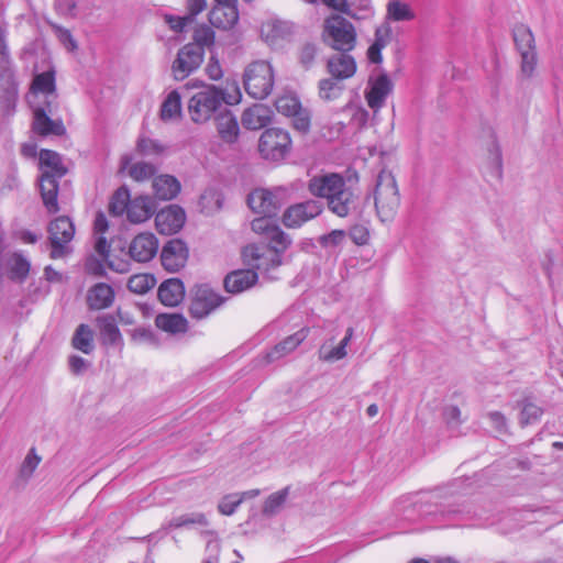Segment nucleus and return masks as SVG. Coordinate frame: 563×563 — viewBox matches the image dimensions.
I'll return each instance as SVG.
<instances>
[{
    "label": "nucleus",
    "instance_id": "obj_1",
    "mask_svg": "<svg viewBox=\"0 0 563 563\" xmlns=\"http://www.w3.org/2000/svg\"><path fill=\"white\" fill-rule=\"evenodd\" d=\"M308 190L312 196L325 199L328 209L340 218L347 217L356 209L357 196L340 174L327 173L311 177Z\"/></svg>",
    "mask_w": 563,
    "mask_h": 563
},
{
    "label": "nucleus",
    "instance_id": "obj_2",
    "mask_svg": "<svg viewBox=\"0 0 563 563\" xmlns=\"http://www.w3.org/2000/svg\"><path fill=\"white\" fill-rule=\"evenodd\" d=\"M234 93H228L223 89L209 85L203 90L196 92L189 100L188 111L196 123L207 122L212 115L218 114L225 106L240 100V90L233 86Z\"/></svg>",
    "mask_w": 563,
    "mask_h": 563
},
{
    "label": "nucleus",
    "instance_id": "obj_3",
    "mask_svg": "<svg viewBox=\"0 0 563 563\" xmlns=\"http://www.w3.org/2000/svg\"><path fill=\"white\" fill-rule=\"evenodd\" d=\"M40 188L44 206L52 213L58 211L57 195L58 181L67 173L60 155L51 150L40 152Z\"/></svg>",
    "mask_w": 563,
    "mask_h": 563
},
{
    "label": "nucleus",
    "instance_id": "obj_4",
    "mask_svg": "<svg viewBox=\"0 0 563 563\" xmlns=\"http://www.w3.org/2000/svg\"><path fill=\"white\" fill-rule=\"evenodd\" d=\"M375 208L382 221H389L396 214L400 197L394 175L383 169L376 178L374 190Z\"/></svg>",
    "mask_w": 563,
    "mask_h": 563
},
{
    "label": "nucleus",
    "instance_id": "obj_5",
    "mask_svg": "<svg viewBox=\"0 0 563 563\" xmlns=\"http://www.w3.org/2000/svg\"><path fill=\"white\" fill-rule=\"evenodd\" d=\"M322 37L333 49L350 52L356 43L353 24L341 15H331L324 21Z\"/></svg>",
    "mask_w": 563,
    "mask_h": 563
},
{
    "label": "nucleus",
    "instance_id": "obj_6",
    "mask_svg": "<svg viewBox=\"0 0 563 563\" xmlns=\"http://www.w3.org/2000/svg\"><path fill=\"white\" fill-rule=\"evenodd\" d=\"M512 35L520 55V76L530 79L536 75L538 65L534 36L531 30L523 24L515 26Z\"/></svg>",
    "mask_w": 563,
    "mask_h": 563
},
{
    "label": "nucleus",
    "instance_id": "obj_7",
    "mask_svg": "<svg viewBox=\"0 0 563 563\" xmlns=\"http://www.w3.org/2000/svg\"><path fill=\"white\" fill-rule=\"evenodd\" d=\"M273 86V69L267 62H254L246 67L244 71V88L252 98H266L271 93Z\"/></svg>",
    "mask_w": 563,
    "mask_h": 563
},
{
    "label": "nucleus",
    "instance_id": "obj_8",
    "mask_svg": "<svg viewBox=\"0 0 563 563\" xmlns=\"http://www.w3.org/2000/svg\"><path fill=\"white\" fill-rule=\"evenodd\" d=\"M291 139L287 131L279 128L266 129L258 141L262 156L271 161H280L289 153Z\"/></svg>",
    "mask_w": 563,
    "mask_h": 563
},
{
    "label": "nucleus",
    "instance_id": "obj_9",
    "mask_svg": "<svg viewBox=\"0 0 563 563\" xmlns=\"http://www.w3.org/2000/svg\"><path fill=\"white\" fill-rule=\"evenodd\" d=\"M286 189L276 188L274 190L255 189L247 196L249 207L261 218L274 219L284 205Z\"/></svg>",
    "mask_w": 563,
    "mask_h": 563
},
{
    "label": "nucleus",
    "instance_id": "obj_10",
    "mask_svg": "<svg viewBox=\"0 0 563 563\" xmlns=\"http://www.w3.org/2000/svg\"><path fill=\"white\" fill-rule=\"evenodd\" d=\"M242 261L249 269L257 273L269 274L272 269L279 267L283 263L278 254H274L267 246L249 244L241 251Z\"/></svg>",
    "mask_w": 563,
    "mask_h": 563
},
{
    "label": "nucleus",
    "instance_id": "obj_11",
    "mask_svg": "<svg viewBox=\"0 0 563 563\" xmlns=\"http://www.w3.org/2000/svg\"><path fill=\"white\" fill-rule=\"evenodd\" d=\"M252 230L263 235L269 243L267 246L279 258L291 244V239L276 223L275 219L256 218L251 222Z\"/></svg>",
    "mask_w": 563,
    "mask_h": 563
},
{
    "label": "nucleus",
    "instance_id": "obj_12",
    "mask_svg": "<svg viewBox=\"0 0 563 563\" xmlns=\"http://www.w3.org/2000/svg\"><path fill=\"white\" fill-rule=\"evenodd\" d=\"M19 100V85L13 68L0 69V117L3 121L12 118Z\"/></svg>",
    "mask_w": 563,
    "mask_h": 563
},
{
    "label": "nucleus",
    "instance_id": "obj_13",
    "mask_svg": "<svg viewBox=\"0 0 563 563\" xmlns=\"http://www.w3.org/2000/svg\"><path fill=\"white\" fill-rule=\"evenodd\" d=\"M57 104H54V100H47L45 103L34 108L33 111V131L41 136H62L66 133V128L62 119L53 120L49 114L54 112Z\"/></svg>",
    "mask_w": 563,
    "mask_h": 563
},
{
    "label": "nucleus",
    "instance_id": "obj_14",
    "mask_svg": "<svg viewBox=\"0 0 563 563\" xmlns=\"http://www.w3.org/2000/svg\"><path fill=\"white\" fill-rule=\"evenodd\" d=\"M48 240L52 246L51 257H63L67 252V244L73 240L75 227L67 217H58L48 225Z\"/></svg>",
    "mask_w": 563,
    "mask_h": 563
},
{
    "label": "nucleus",
    "instance_id": "obj_15",
    "mask_svg": "<svg viewBox=\"0 0 563 563\" xmlns=\"http://www.w3.org/2000/svg\"><path fill=\"white\" fill-rule=\"evenodd\" d=\"M205 53L200 46L186 44L177 53L172 65L176 80H184L196 71L203 62Z\"/></svg>",
    "mask_w": 563,
    "mask_h": 563
},
{
    "label": "nucleus",
    "instance_id": "obj_16",
    "mask_svg": "<svg viewBox=\"0 0 563 563\" xmlns=\"http://www.w3.org/2000/svg\"><path fill=\"white\" fill-rule=\"evenodd\" d=\"M224 302V298L208 285L195 287L189 312L195 319H203Z\"/></svg>",
    "mask_w": 563,
    "mask_h": 563
},
{
    "label": "nucleus",
    "instance_id": "obj_17",
    "mask_svg": "<svg viewBox=\"0 0 563 563\" xmlns=\"http://www.w3.org/2000/svg\"><path fill=\"white\" fill-rule=\"evenodd\" d=\"M322 211L321 202L309 199L288 207L283 214V223L287 228H300L303 223L317 218Z\"/></svg>",
    "mask_w": 563,
    "mask_h": 563
},
{
    "label": "nucleus",
    "instance_id": "obj_18",
    "mask_svg": "<svg viewBox=\"0 0 563 563\" xmlns=\"http://www.w3.org/2000/svg\"><path fill=\"white\" fill-rule=\"evenodd\" d=\"M394 85L387 74H379L371 77L365 90V99L368 107L377 112L386 102L387 97L391 93Z\"/></svg>",
    "mask_w": 563,
    "mask_h": 563
},
{
    "label": "nucleus",
    "instance_id": "obj_19",
    "mask_svg": "<svg viewBox=\"0 0 563 563\" xmlns=\"http://www.w3.org/2000/svg\"><path fill=\"white\" fill-rule=\"evenodd\" d=\"M238 21L236 0H216V5L209 12V22L213 27L229 31Z\"/></svg>",
    "mask_w": 563,
    "mask_h": 563
},
{
    "label": "nucleus",
    "instance_id": "obj_20",
    "mask_svg": "<svg viewBox=\"0 0 563 563\" xmlns=\"http://www.w3.org/2000/svg\"><path fill=\"white\" fill-rule=\"evenodd\" d=\"M188 255L189 252L185 242L179 239L170 240L162 250V265L170 273L178 272L186 265Z\"/></svg>",
    "mask_w": 563,
    "mask_h": 563
},
{
    "label": "nucleus",
    "instance_id": "obj_21",
    "mask_svg": "<svg viewBox=\"0 0 563 563\" xmlns=\"http://www.w3.org/2000/svg\"><path fill=\"white\" fill-rule=\"evenodd\" d=\"M158 251V240L151 232L137 234L129 245L130 257L137 263L150 262Z\"/></svg>",
    "mask_w": 563,
    "mask_h": 563
},
{
    "label": "nucleus",
    "instance_id": "obj_22",
    "mask_svg": "<svg viewBox=\"0 0 563 563\" xmlns=\"http://www.w3.org/2000/svg\"><path fill=\"white\" fill-rule=\"evenodd\" d=\"M186 221L185 211L176 205H170L156 213L155 224L159 233L169 235L178 232Z\"/></svg>",
    "mask_w": 563,
    "mask_h": 563
},
{
    "label": "nucleus",
    "instance_id": "obj_23",
    "mask_svg": "<svg viewBox=\"0 0 563 563\" xmlns=\"http://www.w3.org/2000/svg\"><path fill=\"white\" fill-rule=\"evenodd\" d=\"M217 132L220 139L229 144L235 143L239 137L240 128L236 117L227 106L214 115Z\"/></svg>",
    "mask_w": 563,
    "mask_h": 563
},
{
    "label": "nucleus",
    "instance_id": "obj_24",
    "mask_svg": "<svg viewBox=\"0 0 563 563\" xmlns=\"http://www.w3.org/2000/svg\"><path fill=\"white\" fill-rule=\"evenodd\" d=\"M258 279V274L253 269H236L229 273L223 285L228 292L240 294L253 287Z\"/></svg>",
    "mask_w": 563,
    "mask_h": 563
},
{
    "label": "nucleus",
    "instance_id": "obj_25",
    "mask_svg": "<svg viewBox=\"0 0 563 563\" xmlns=\"http://www.w3.org/2000/svg\"><path fill=\"white\" fill-rule=\"evenodd\" d=\"M308 334L309 328L303 327L294 334L285 338L283 341L277 343L269 352H267V363L276 362L294 352L306 340Z\"/></svg>",
    "mask_w": 563,
    "mask_h": 563
},
{
    "label": "nucleus",
    "instance_id": "obj_26",
    "mask_svg": "<svg viewBox=\"0 0 563 563\" xmlns=\"http://www.w3.org/2000/svg\"><path fill=\"white\" fill-rule=\"evenodd\" d=\"M272 118V109L262 103H257L244 110L242 124L247 130H260L268 125Z\"/></svg>",
    "mask_w": 563,
    "mask_h": 563
},
{
    "label": "nucleus",
    "instance_id": "obj_27",
    "mask_svg": "<svg viewBox=\"0 0 563 563\" xmlns=\"http://www.w3.org/2000/svg\"><path fill=\"white\" fill-rule=\"evenodd\" d=\"M114 290L106 283L93 285L87 292V305L90 310H102L112 306Z\"/></svg>",
    "mask_w": 563,
    "mask_h": 563
},
{
    "label": "nucleus",
    "instance_id": "obj_28",
    "mask_svg": "<svg viewBox=\"0 0 563 563\" xmlns=\"http://www.w3.org/2000/svg\"><path fill=\"white\" fill-rule=\"evenodd\" d=\"M342 52L328 59L327 68L332 77L344 80L351 78L356 71V63L351 55Z\"/></svg>",
    "mask_w": 563,
    "mask_h": 563
},
{
    "label": "nucleus",
    "instance_id": "obj_29",
    "mask_svg": "<svg viewBox=\"0 0 563 563\" xmlns=\"http://www.w3.org/2000/svg\"><path fill=\"white\" fill-rule=\"evenodd\" d=\"M31 92L33 95H43V103L47 100H54V104H57L55 70L48 69L35 75L31 84Z\"/></svg>",
    "mask_w": 563,
    "mask_h": 563
},
{
    "label": "nucleus",
    "instance_id": "obj_30",
    "mask_svg": "<svg viewBox=\"0 0 563 563\" xmlns=\"http://www.w3.org/2000/svg\"><path fill=\"white\" fill-rule=\"evenodd\" d=\"M353 336V328H349L344 338L338 346H333V339L325 341L319 349V358L323 362H336L344 358L347 354L346 346Z\"/></svg>",
    "mask_w": 563,
    "mask_h": 563
},
{
    "label": "nucleus",
    "instance_id": "obj_31",
    "mask_svg": "<svg viewBox=\"0 0 563 563\" xmlns=\"http://www.w3.org/2000/svg\"><path fill=\"white\" fill-rule=\"evenodd\" d=\"M157 295L163 305L175 307L184 299V284L178 278L167 279L161 284Z\"/></svg>",
    "mask_w": 563,
    "mask_h": 563
},
{
    "label": "nucleus",
    "instance_id": "obj_32",
    "mask_svg": "<svg viewBox=\"0 0 563 563\" xmlns=\"http://www.w3.org/2000/svg\"><path fill=\"white\" fill-rule=\"evenodd\" d=\"M155 212V203L147 196L131 199L128 210V219L133 223H141L150 219Z\"/></svg>",
    "mask_w": 563,
    "mask_h": 563
},
{
    "label": "nucleus",
    "instance_id": "obj_33",
    "mask_svg": "<svg viewBox=\"0 0 563 563\" xmlns=\"http://www.w3.org/2000/svg\"><path fill=\"white\" fill-rule=\"evenodd\" d=\"M97 327L103 344L117 345L121 343L122 335L118 328L115 318L111 314H102L96 319Z\"/></svg>",
    "mask_w": 563,
    "mask_h": 563
},
{
    "label": "nucleus",
    "instance_id": "obj_34",
    "mask_svg": "<svg viewBox=\"0 0 563 563\" xmlns=\"http://www.w3.org/2000/svg\"><path fill=\"white\" fill-rule=\"evenodd\" d=\"M7 268L11 280L23 283L30 273L31 263L21 252H13L7 260Z\"/></svg>",
    "mask_w": 563,
    "mask_h": 563
},
{
    "label": "nucleus",
    "instance_id": "obj_35",
    "mask_svg": "<svg viewBox=\"0 0 563 563\" xmlns=\"http://www.w3.org/2000/svg\"><path fill=\"white\" fill-rule=\"evenodd\" d=\"M153 190L161 200H170L180 191L179 181L170 175H161L153 180Z\"/></svg>",
    "mask_w": 563,
    "mask_h": 563
},
{
    "label": "nucleus",
    "instance_id": "obj_36",
    "mask_svg": "<svg viewBox=\"0 0 563 563\" xmlns=\"http://www.w3.org/2000/svg\"><path fill=\"white\" fill-rule=\"evenodd\" d=\"M158 329L172 333H184L187 331V320L179 313H159L155 318Z\"/></svg>",
    "mask_w": 563,
    "mask_h": 563
},
{
    "label": "nucleus",
    "instance_id": "obj_37",
    "mask_svg": "<svg viewBox=\"0 0 563 563\" xmlns=\"http://www.w3.org/2000/svg\"><path fill=\"white\" fill-rule=\"evenodd\" d=\"M73 346L85 353L90 354L95 350L93 331L88 324L81 323L75 330L71 339Z\"/></svg>",
    "mask_w": 563,
    "mask_h": 563
},
{
    "label": "nucleus",
    "instance_id": "obj_38",
    "mask_svg": "<svg viewBox=\"0 0 563 563\" xmlns=\"http://www.w3.org/2000/svg\"><path fill=\"white\" fill-rule=\"evenodd\" d=\"M416 16L411 7L400 0H389L386 5V18L388 20L400 22L411 21Z\"/></svg>",
    "mask_w": 563,
    "mask_h": 563
},
{
    "label": "nucleus",
    "instance_id": "obj_39",
    "mask_svg": "<svg viewBox=\"0 0 563 563\" xmlns=\"http://www.w3.org/2000/svg\"><path fill=\"white\" fill-rule=\"evenodd\" d=\"M289 490V487H285L271 494L264 501L262 509L263 515L266 517H273L279 514L288 499Z\"/></svg>",
    "mask_w": 563,
    "mask_h": 563
},
{
    "label": "nucleus",
    "instance_id": "obj_40",
    "mask_svg": "<svg viewBox=\"0 0 563 563\" xmlns=\"http://www.w3.org/2000/svg\"><path fill=\"white\" fill-rule=\"evenodd\" d=\"M181 113V98L178 91H170L161 107V119L168 121L177 119Z\"/></svg>",
    "mask_w": 563,
    "mask_h": 563
},
{
    "label": "nucleus",
    "instance_id": "obj_41",
    "mask_svg": "<svg viewBox=\"0 0 563 563\" xmlns=\"http://www.w3.org/2000/svg\"><path fill=\"white\" fill-rule=\"evenodd\" d=\"M341 81L342 80L335 79L334 77L321 79L319 81L320 98L325 101H332L338 99L341 96L344 88Z\"/></svg>",
    "mask_w": 563,
    "mask_h": 563
},
{
    "label": "nucleus",
    "instance_id": "obj_42",
    "mask_svg": "<svg viewBox=\"0 0 563 563\" xmlns=\"http://www.w3.org/2000/svg\"><path fill=\"white\" fill-rule=\"evenodd\" d=\"M156 284V280L151 274H136L129 278L128 289L137 295H144L151 290Z\"/></svg>",
    "mask_w": 563,
    "mask_h": 563
},
{
    "label": "nucleus",
    "instance_id": "obj_43",
    "mask_svg": "<svg viewBox=\"0 0 563 563\" xmlns=\"http://www.w3.org/2000/svg\"><path fill=\"white\" fill-rule=\"evenodd\" d=\"M130 191L125 187L119 188L112 196L109 203V211L113 216H122L124 212L128 213L130 205Z\"/></svg>",
    "mask_w": 563,
    "mask_h": 563
},
{
    "label": "nucleus",
    "instance_id": "obj_44",
    "mask_svg": "<svg viewBox=\"0 0 563 563\" xmlns=\"http://www.w3.org/2000/svg\"><path fill=\"white\" fill-rule=\"evenodd\" d=\"M192 40L194 42L189 44L200 46L205 52L206 48L214 46L216 33L210 26L200 24L195 29Z\"/></svg>",
    "mask_w": 563,
    "mask_h": 563
},
{
    "label": "nucleus",
    "instance_id": "obj_45",
    "mask_svg": "<svg viewBox=\"0 0 563 563\" xmlns=\"http://www.w3.org/2000/svg\"><path fill=\"white\" fill-rule=\"evenodd\" d=\"M41 460L42 459L36 454L35 449H31L20 466L19 477L22 481H29L38 466Z\"/></svg>",
    "mask_w": 563,
    "mask_h": 563
},
{
    "label": "nucleus",
    "instance_id": "obj_46",
    "mask_svg": "<svg viewBox=\"0 0 563 563\" xmlns=\"http://www.w3.org/2000/svg\"><path fill=\"white\" fill-rule=\"evenodd\" d=\"M275 107L279 113L291 118L302 106L296 96H282L276 99Z\"/></svg>",
    "mask_w": 563,
    "mask_h": 563
},
{
    "label": "nucleus",
    "instance_id": "obj_47",
    "mask_svg": "<svg viewBox=\"0 0 563 563\" xmlns=\"http://www.w3.org/2000/svg\"><path fill=\"white\" fill-rule=\"evenodd\" d=\"M267 30L266 37L271 40L285 37L287 34L291 32V26L287 22L273 20L267 22L263 29L262 33L264 34Z\"/></svg>",
    "mask_w": 563,
    "mask_h": 563
},
{
    "label": "nucleus",
    "instance_id": "obj_48",
    "mask_svg": "<svg viewBox=\"0 0 563 563\" xmlns=\"http://www.w3.org/2000/svg\"><path fill=\"white\" fill-rule=\"evenodd\" d=\"M8 27L0 21V69L12 68L10 51L7 42Z\"/></svg>",
    "mask_w": 563,
    "mask_h": 563
},
{
    "label": "nucleus",
    "instance_id": "obj_49",
    "mask_svg": "<svg viewBox=\"0 0 563 563\" xmlns=\"http://www.w3.org/2000/svg\"><path fill=\"white\" fill-rule=\"evenodd\" d=\"M292 126L300 133H307L311 125V112L303 107H300L298 111L291 117Z\"/></svg>",
    "mask_w": 563,
    "mask_h": 563
},
{
    "label": "nucleus",
    "instance_id": "obj_50",
    "mask_svg": "<svg viewBox=\"0 0 563 563\" xmlns=\"http://www.w3.org/2000/svg\"><path fill=\"white\" fill-rule=\"evenodd\" d=\"M155 173V168L152 164L145 162H139L131 166L129 175L137 181H142L151 178Z\"/></svg>",
    "mask_w": 563,
    "mask_h": 563
},
{
    "label": "nucleus",
    "instance_id": "obj_51",
    "mask_svg": "<svg viewBox=\"0 0 563 563\" xmlns=\"http://www.w3.org/2000/svg\"><path fill=\"white\" fill-rule=\"evenodd\" d=\"M241 505V499L238 494H230L224 496L218 505V510L224 516H231L235 512L236 508Z\"/></svg>",
    "mask_w": 563,
    "mask_h": 563
},
{
    "label": "nucleus",
    "instance_id": "obj_52",
    "mask_svg": "<svg viewBox=\"0 0 563 563\" xmlns=\"http://www.w3.org/2000/svg\"><path fill=\"white\" fill-rule=\"evenodd\" d=\"M542 409L534 402L526 399L521 405V422H530L541 418Z\"/></svg>",
    "mask_w": 563,
    "mask_h": 563
},
{
    "label": "nucleus",
    "instance_id": "obj_53",
    "mask_svg": "<svg viewBox=\"0 0 563 563\" xmlns=\"http://www.w3.org/2000/svg\"><path fill=\"white\" fill-rule=\"evenodd\" d=\"M54 32H55V35L57 36V38L59 40V42L68 49V51H75L77 49V43L76 41L74 40L71 33L69 30L60 26V25H57V24H53L52 25Z\"/></svg>",
    "mask_w": 563,
    "mask_h": 563
},
{
    "label": "nucleus",
    "instance_id": "obj_54",
    "mask_svg": "<svg viewBox=\"0 0 563 563\" xmlns=\"http://www.w3.org/2000/svg\"><path fill=\"white\" fill-rule=\"evenodd\" d=\"M391 38V27L388 23L379 25L375 31V38L372 45L384 48Z\"/></svg>",
    "mask_w": 563,
    "mask_h": 563
},
{
    "label": "nucleus",
    "instance_id": "obj_55",
    "mask_svg": "<svg viewBox=\"0 0 563 563\" xmlns=\"http://www.w3.org/2000/svg\"><path fill=\"white\" fill-rule=\"evenodd\" d=\"M164 20L169 29L177 33L184 32L186 26L192 23L190 18H187L186 15L178 16L173 14H165Z\"/></svg>",
    "mask_w": 563,
    "mask_h": 563
},
{
    "label": "nucleus",
    "instance_id": "obj_56",
    "mask_svg": "<svg viewBox=\"0 0 563 563\" xmlns=\"http://www.w3.org/2000/svg\"><path fill=\"white\" fill-rule=\"evenodd\" d=\"M349 235L351 240L357 245H365L369 240V231L364 224H355L350 231Z\"/></svg>",
    "mask_w": 563,
    "mask_h": 563
},
{
    "label": "nucleus",
    "instance_id": "obj_57",
    "mask_svg": "<svg viewBox=\"0 0 563 563\" xmlns=\"http://www.w3.org/2000/svg\"><path fill=\"white\" fill-rule=\"evenodd\" d=\"M317 55V46L311 43L305 44L299 53V62L305 68L311 67Z\"/></svg>",
    "mask_w": 563,
    "mask_h": 563
},
{
    "label": "nucleus",
    "instance_id": "obj_58",
    "mask_svg": "<svg viewBox=\"0 0 563 563\" xmlns=\"http://www.w3.org/2000/svg\"><path fill=\"white\" fill-rule=\"evenodd\" d=\"M132 340L139 344H156L155 334L150 328L140 327L132 331Z\"/></svg>",
    "mask_w": 563,
    "mask_h": 563
},
{
    "label": "nucleus",
    "instance_id": "obj_59",
    "mask_svg": "<svg viewBox=\"0 0 563 563\" xmlns=\"http://www.w3.org/2000/svg\"><path fill=\"white\" fill-rule=\"evenodd\" d=\"M137 150L144 155H150L154 153H159L162 151V147L156 141L142 137L137 142Z\"/></svg>",
    "mask_w": 563,
    "mask_h": 563
},
{
    "label": "nucleus",
    "instance_id": "obj_60",
    "mask_svg": "<svg viewBox=\"0 0 563 563\" xmlns=\"http://www.w3.org/2000/svg\"><path fill=\"white\" fill-rule=\"evenodd\" d=\"M206 73L211 80H219L223 73L219 59L211 55L206 66Z\"/></svg>",
    "mask_w": 563,
    "mask_h": 563
},
{
    "label": "nucleus",
    "instance_id": "obj_61",
    "mask_svg": "<svg viewBox=\"0 0 563 563\" xmlns=\"http://www.w3.org/2000/svg\"><path fill=\"white\" fill-rule=\"evenodd\" d=\"M345 239V231L343 230H333L330 233L323 235L320 240L321 244L324 246H336L340 245Z\"/></svg>",
    "mask_w": 563,
    "mask_h": 563
},
{
    "label": "nucleus",
    "instance_id": "obj_62",
    "mask_svg": "<svg viewBox=\"0 0 563 563\" xmlns=\"http://www.w3.org/2000/svg\"><path fill=\"white\" fill-rule=\"evenodd\" d=\"M188 14H186L187 18H190V21L194 22L195 18L207 8V1L206 0H187L186 4Z\"/></svg>",
    "mask_w": 563,
    "mask_h": 563
},
{
    "label": "nucleus",
    "instance_id": "obj_63",
    "mask_svg": "<svg viewBox=\"0 0 563 563\" xmlns=\"http://www.w3.org/2000/svg\"><path fill=\"white\" fill-rule=\"evenodd\" d=\"M85 269L88 274L93 275L96 277L106 276V268L103 264L96 258H88L85 264Z\"/></svg>",
    "mask_w": 563,
    "mask_h": 563
},
{
    "label": "nucleus",
    "instance_id": "obj_64",
    "mask_svg": "<svg viewBox=\"0 0 563 563\" xmlns=\"http://www.w3.org/2000/svg\"><path fill=\"white\" fill-rule=\"evenodd\" d=\"M351 121L357 128L365 126L368 121V111L363 107H353Z\"/></svg>",
    "mask_w": 563,
    "mask_h": 563
}]
</instances>
